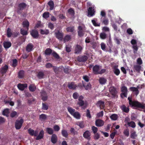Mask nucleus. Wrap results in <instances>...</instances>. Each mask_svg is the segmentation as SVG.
Instances as JSON below:
<instances>
[{"instance_id":"f257e3e1","label":"nucleus","mask_w":145,"mask_h":145,"mask_svg":"<svg viewBox=\"0 0 145 145\" xmlns=\"http://www.w3.org/2000/svg\"><path fill=\"white\" fill-rule=\"evenodd\" d=\"M129 105L131 107H134L137 108H141L142 109L145 108V105L142 104L140 103L137 101L132 100L131 97L128 98Z\"/></svg>"},{"instance_id":"f03ea898","label":"nucleus","mask_w":145,"mask_h":145,"mask_svg":"<svg viewBox=\"0 0 145 145\" xmlns=\"http://www.w3.org/2000/svg\"><path fill=\"white\" fill-rule=\"evenodd\" d=\"M121 91L122 92L120 94V96L121 98H123L124 97H127L128 90L126 87L123 86L121 88Z\"/></svg>"},{"instance_id":"7ed1b4c3","label":"nucleus","mask_w":145,"mask_h":145,"mask_svg":"<svg viewBox=\"0 0 145 145\" xmlns=\"http://www.w3.org/2000/svg\"><path fill=\"white\" fill-rule=\"evenodd\" d=\"M24 120L22 118L20 120H17L15 122V126L16 129L18 130L20 129L24 123Z\"/></svg>"},{"instance_id":"20e7f679","label":"nucleus","mask_w":145,"mask_h":145,"mask_svg":"<svg viewBox=\"0 0 145 145\" xmlns=\"http://www.w3.org/2000/svg\"><path fill=\"white\" fill-rule=\"evenodd\" d=\"M56 37L59 41H62L63 39L64 33L62 31L57 30L55 33Z\"/></svg>"},{"instance_id":"39448f33","label":"nucleus","mask_w":145,"mask_h":145,"mask_svg":"<svg viewBox=\"0 0 145 145\" xmlns=\"http://www.w3.org/2000/svg\"><path fill=\"white\" fill-rule=\"evenodd\" d=\"M78 35L80 37H82L84 36V28L82 26H79L78 27Z\"/></svg>"},{"instance_id":"423d86ee","label":"nucleus","mask_w":145,"mask_h":145,"mask_svg":"<svg viewBox=\"0 0 145 145\" xmlns=\"http://www.w3.org/2000/svg\"><path fill=\"white\" fill-rule=\"evenodd\" d=\"M30 35L34 39H37L39 36L38 31L35 29H33L30 31Z\"/></svg>"},{"instance_id":"0eeeda50","label":"nucleus","mask_w":145,"mask_h":145,"mask_svg":"<svg viewBox=\"0 0 145 145\" xmlns=\"http://www.w3.org/2000/svg\"><path fill=\"white\" fill-rule=\"evenodd\" d=\"M88 57L86 55L80 56L77 58V61L80 62H84L88 59Z\"/></svg>"},{"instance_id":"6e6552de","label":"nucleus","mask_w":145,"mask_h":145,"mask_svg":"<svg viewBox=\"0 0 145 145\" xmlns=\"http://www.w3.org/2000/svg\"><path fill=\"white\" fill-rule=\"evenodd\" d=\"M91 133L89 131L87 130L85 131L83 134V137L85 139L89 140L91 139Z\"/></svg>"},{"instance_id":"1a4fd4ad","label":"nucleus","mask_w":145,"mask_h":145,"mask_svg":"<svg viewBox=\"0 0 145 145\" xmlns=\"http://www.w3.org/2000/svg\"><path fill=\"white\" fill-rule=\"evenodd\" d=\"M83 49V47L81 46L78 44H77L75 47L74 49V53L76 54H79L81 53Z\"/></svg>"},{"instance_id":"9d476101","label":"nucleus","mask_w":145,"mask_h":145,"mask_svg":"<svg viewBox=\"0 0 145 145\" xmlns=\"http://www.w3.org/2000/svg\"><path fill=\"white\" fill-rule=\"evenodd\" d=\"M109 91L113 97H115L118 92L116 88L114 87H111L109 88Z\"/></svg>"},{"instance_id":"9b49d317","label":"nucleus","mask_w":145,"mask_h":145,"mask_svg":"<svg viewBox=\"0 0 145 145\" xmlns=\"http://www.w3.org/2000/svg\"><path fill=\"white\" fill-rule=\"evenodd\" d=\"M42 99L44 101H45L47 99L48 96L46 92L44 90H42L40 92Z\"/></svg>"},{"instance_id":"f8f14e48","label":"nucleus","mask_w":145,"mask_h":145,"mask_svg":"<svg viewBox=\"0 0 145 145\" xmlns=\"http://www.w3.org/2000/svg\"><path fill=\"white\" fill-rule=\"evenodd\" d=\"M96 105L97 107H100L101 109H103L105 107V102L101 100L98 101L96 104Z\"/></svg>"},{"instance_id":"ddd939ff","label":"nucleus","mask_w":145,"mask_h":145,"mask_svg":"<svg viewBox=\"0 0 145 145\" xmlns=\"http://www.w3.org/2000/svg\"><path fill=\"white\" fill-rule=\"evenodd\" d=\"M99 69V66L97 65H95L93 66V73L95 74H98Z\"/></svg>"},{"instance_id":"4468645a","label":"nucleus","mask_w":145,"mask_h":145,"mask_svg":"<svg viewBox=\"0 0 145 145\" xmlns=\"http://www.w3.org/2000/svg\"><path fill=\"white\" fill-rule=\"evenodd\" d=\"M95 125L97 127H101L103 126L104 122L103 120L100 119L97 120L95 121Z\"/></svg>"},{"instance_id":"2eb2a0df","label":"nucleus","mask_w":145,"mask_h":145,"mask_svg":"<svg viewBox=\"0 0 145 145\" xmlns=\"http://www.w3.org/2000/svg\"><path fill=\"white\" fill-rule=\"evenodd\" d=\"M8 69V67L7 65H5L3 67L1 68L0 69V72L1 74H4L7 71Z\"/></svg>"},{"instance_id":"dca6fc26","label":"nucleus","mask_w":145,"mask_h":145,"mask_svg":"<svg viewBox=\"0 0 145 145\" xmlns=\"http://www.w3.org/2000/svg\"><path fill=\"white\" fill-rule=\"evenodd\" d=\"M94 8L89 7L88 9V15L92 16L94 15Z\"/></svg>"},{"instance_id":"f3484780","label":"nucleus","mask_w":145,"mask_h":145,"mask_svg":"<svg viewBox=\"0 0 145 145\" xmlns=\"http://www.w3.org/2000/svg\"><path fill=\"white\" fill-rule=\"evenodd\" d=\"M18 88L20 90L23 91L27 87V84H19L17 85Z\"/></svg>"},{"instance_id":"a211bd4d","label":"nucleus","mask_w":145,"mask_h":145,"mask_svg":"<svg viewBox=\"0 0 145 145\" xmlns=\"http://www.w3.org/2000/svg\"><path fill=\"white\" fill-rule=\"evenodd\" d=\"M68 87L70 89H76L77 86L76 84H75L74 82H72L68 84Z\"/></svg>"},{"instance_id":"6ab92c4d","label":"nucleus","mask_w":145,"mask_h":145,"mask_svg":"<svg viewBox=\"0 0 145 145\" xmlns=\"http://www.w3.org/2000/svg\"><path fill=\"white\" fill-rule=\"evenodd\" d=\"M57 140V138L56 135L53 134L51 137V141L53 144H55Z\"/></svg>"},{"instance_id":"aec40b11","label":"nucleus","mask_w":145,"mask_h":145,"mask_svg":"<svg viewBox=\"0 0 145 145\" xmlns=\"http://www.w3.org/2000/svg\"><path fill=\"white\" fill-rule=\"evenodd\" d=\"M33 47L34 46L32 43H30L28 44L26 46V51L28 52H31L32 50Z\"/></svg>"},{"instance_id":"412c9836","label":"nucleus","mask_w":145,"mask_h":145,"mask_svg":"<svg viewBox=\"0 0 145 145\" xmlns=\"http://www.w3.org/2000/svg\"><path fill=\"white\" fill-rule=\"evenodd\" d=\"M107 81L106 79L104 77H100L99 79V82L101 85L105 84Z\"/></svg>"},{"instance_id":"4be33fe9","label":"nucleus","mask_w":145,"mask_h":145,"mask_svg":"<svg viewBox=\"0 0 145 145\" xmlns=\"http://www.w3.org/2000/svg\"><path fill=\"white\" fill-rule=\"evenodd\" d=\"M44 76V72L42 71H40L38 72L37 75V77L39 79L43 78Z\"/></svg>"},{"instance_id":"5701e85b","label":"nucleus","mask_w":145,"mask_h":145,"mask_svg":"<svg viewBox=\"0 0 145 145\" xmlns=\"http://www.w3.org/2000/svg\"><path fill=\"white\" fill-rule=\"evenodd\" d=\"M26 6V5L24 3H22L19 4L18 6V9L19 10H23L25 9Z\"/></svg>"},{"instance_id":"b1692460","label":"nucleus","mask_w":145,"mask_h":145,"mask_svg":"<svg viewBox=\"0 0 145 145\" xmlns=\"http://www.w3.org/2000/svg\"><path fill=\"white\" fill-rule=\"evenodd\" d=\"M3 45L5 48L7 49L11 47V44L10 42L5 41L3 43Z\"/></svg>"},{"instance_id":"393cba45","label":"nucleus","mask_w":145,"mask_h":145,"mask_svg":"<svg viewBox=\"0 0 145 145\" xmlns=\"http://www.w3.org/2000/svg\"><path fill=\"white\" fill-rule=\"evenodd\" d=\"M44 135V132L43 130H41L40 132L39 135H38L36 139L37 140H39L42 139L43 138Z\"/></svg>"},{"instance_id":"a878e982","label":"nucleus","mask_w":145,"mask_h":145,"mask_svg":"<svg viewBox=\"0 0 145 145\" xmlns=\"http://www.w3.org/2000/svg\"><path fill=\"white\" fill-rule=\"evenodd\" d=\"M129 89L131 91L135 92V93L136 95H137L139 94V91L137 88L134 87H131L129 88Z\"/></svg>"},{"instance_id":"bb28decb","label":"nucleus","mask_w":145,"mask_h":145,"mask_svg":"<svg viewBox=\"0 0 145 145\" xmlns=\"http://www.w3.org/2000/svg\"><path fill=\"white\" fill-rule=\"evenodd\" d=\"M22 25L23 27H26L27 30H28L29 24L27 20H26L23 21L22 23Z\"/></svg>"},{"instance_id":"cd10ccee","label":"nucleus","mask_w":145,"mask_h":145,"mask_svg":"<svg viewBox=\"0 0 145 145\" xmlns=\"http://www.w3.org/2000/svg\"><path fill=\"white\" fill-rule=\"evenodd\" d=\"M122 110L125 113L129 112V110L128 107H126L125 105H123L121 107Z\"/></svg>"},{"instance_id":"c85d7f7f","label":"nucleus","mask_w":145,"mask_h":145,"mask_svg":"<svg viewBox=\"0 0 145 145\" xmlns=\"http://www.w3.org/2000/svg\"><path fill=\"white\" fill-rule=\"evenodd\" d=\"M25 71L23 70L20 71L18 72V78H23L24 76Z\"/></svg>"},{"instance_id":"c756f323","label":"nucleus","mask_w":145,"mask_h":145,"mask_svg":"<svg viewBox=\"0 0 145 145\" xmlns=\"http://www.w3.org/2000/svg\"><path fill=\"white\" fill-rule=\"evenodd\" d=\"M107 15L108 17L110 18H113L114 16V14L113 10H108L107 13Z\"/></svg>"},{"instance_id":"7c9ffc66","label":"nucleus","mask_w":145,"mask_h":145,"mask_svg":"<svg viewBox=\"0 0 145 145\" xmlns=\"http://www.w3.org/2000/svg\"><path fill=\"white\" fill-rule=\"evenodd\" d=\"M68 12L73 17L74 16L75 11L73 8H71L69 9L68 10Z\"/></svg>"},{"instance_id":"2f4dec72","label":"nucleus","mask_w":145,"mask_h":145,"mask_svg":"<svg viewBox=\"0 0 145 145\" xmlns=\"http://www.w3.org/2000/svg\"><path fill=\"white\" fill-rule=\"evenodd\" d=\"M71 39V36L70 35H67L64 38H63V40L64 43L67 42L70 40Z\"/></svg>"},{"instance_id":"473e14b6","label":"nucleus","mask_w":145,"mask_h":145,"mask_svg":"<svg viewBox=\"0 0 145 145\" xmlns=\"http://www.w3.org/2000/svg\"><path fill=\"white\" fill-rule=\"evenodd\" d=\"M48 4L49 6L50 10H52L54 7V3L52 0L50 1L48 3Z\"/></svg>"},{"instance_id":"72a5a7b5","label":"nucleus","mask_w":145,"mask_h":145,"mask_svg":"<svg viewBox=\"0 0 145 145\" xmlns=\"http://www.w3.org/2000/svg\"><path fill=\"white\" fill-rule=\"evenodd\" d=\"M47 115L44 114H42L39 115V119L42 121H44L47 118Z\"/></svg>"},{"instance_id":"f704fd0d","label":"nucleus","mask_w":145,"mask_h":145,"mask_svg":"<svg viewBox=\"0 0 145 145\" xmlns=\"http://www.w3.org/2000/svg\"><path fill=\"white\" fill-rule=\"evenodd\" d=\"M29 89L30 91L34 92L36 89V87L35 85L31 84L29 87Z\"/></svg>"},{"instance_id":"c9c22d12","label":"nucleus","mask_w":145,"mask_h":145,"mask_svg":"<svg viewBox=\"0 0 145 145\" xmlns=\"http://www.w3.org/2000/svg\"><path fill=\"white\" fill-rule=\"evenodd\" d=\"M52 52V50L49 48H46L44 51V53L46 55H50Z\"/></svg>"},{"instance_id":"e433bc0d","label":"nucleus","mask_w":145,"mask_h":145,"mask_svg":"<svg viewBox=\"0 0 145 145\" xmlns=\"http://www.w3.org/2000/svg\"><path fill=\"white\" fill-rule=\"evenodd\" d=\"M133 68L136 72H139L141 69V66L138 65H135L134 66Z\"/></svg>"},{"instance_id":"4c0bfd02","label":"nucleus","mask_w":145,"mask_h":145,"mask_svg":"<svg viewBox=\"0 0 145 145\" xmlns=\"http://www.w3.org/2000/svg\"><path fill=\"white\" fill-rule=\"evenodd\" d=\"M68 111L72 115L75 113V110L72 107H68L67 108Z\"/></svg>"},{"instance_id":"58836bf2","label":"nucleus","mask_w":145,"mask_h":145,"mask_svg":"<svg viewBox=\"0 0 145 145\" xmlns=\"http://www.w3.org/2000/svg\"><path fill=\"white\" fill-rule=\"evenodd\" d=\"M40 33L42 35H47L49 33L48 29L43 30L41 29L40 30Z\"/></svg>"},{"instance_id":"ea45409f","label":"nucleus","mask_w":145,"mask_h":145,"mask_svg":"<svg viewBox=\"0 0 145 145\" xmlns=\"http://www.w3.org/2000/svg\"><path fill=\"white\" fill-rule=\"evenodd\" d=\"M9 109L8 108L5 109L2 112L3 115L8 117V115L9 113Z\"/></svg>"},{"instance_id":"a19ab883","label":"nucleus","mask_w":145,"mask_h":145,"mask_svg":"<svg viewBox=\"0 0 145 145\" xmlns=\"http://www.w3.org/2000/svg\"><path fill=\"white\" fill-rule=\"evenodd\" d=\"M46 131L47 132L48 134L52 135L53 134L54 130L51 128H47L46 129Z\"/></svg>"},{"instance_id":"79ce46f5","label":"nucleus","mask_w":145,"mask_h":145,"mask_svg":"<svg viewBox=\"0 0 145 145\" xmlns=\"http://www.w3.org/2000/svg\"><path fill=\"white\" fill-rule=\"evenodd\" d=\"M61 134L62 136L65 138L67 137L68 135L67 131L63 129L62 130Z\"/></svg>"},{"instance_id":"37998d69","label":"nucleus","mask_w":145,"mask_h":145,"mask_svg":"<svg viewBox=\"0 0 145 145\" xmlns=\"http://www.w3.org/2000/svg\"><path fill=\"white\" fill-rule=\"evenodd\" d=\"M28 31L27 30H25L23 29H21L20 30V33L22 35H26L28 34Z\"/></svg>"},{"instance_id":"c03bdc74","label":"nucleus","mask_w":145,"mask_h":145,"mask_svg":"<svg viewBox=\"0 0 145 145\" xmlns=\"http://www.w3.org/2000/svg\"><path fill=\"white\" fill-rule=\"evenodd\" d=\"M72 116L77 119H80L81 116L79 113L77 112H75Z\"/></svg>"},{"instance_id":"a18cd8bd","label":"nucleus","mask_w":145,"mask_h":145,"mask_svg":"<svg viewBox=\"0 0 145 145\" xmlns=\"http://www.w3.org/2000/svg\"><path fill=\"white\" fill-rule=\"evenodd\" d=\"M114 74L117 76H118L120 73V70L116 67L114 68Z\"/></svg>"},{"instance_id":"49530a36","label":"nucleus","mask_w":145,"mask_h":145,"mask_svg":"<svg viewBox=\"0 0 145 145\" xmlns=\"http://www.w3.org/2000/svg\"><path fill=\"white\" fill-rule=\"evenodd\" d=\"M12 34L11 29L9 28H8L7 31V37H10L12 35Z\"/></svg>"},{"instance_id":"de8ad7c7","label":"nucleus","mask_w":145,"mask_h":145,"mask_svg":"<svg viewBox=\"0 0 145 145\" xmlns=\"http://www.w3.org/2000/svg\"><path fill=\"white\" fill-rule=\"evenodd\" d=\"M70 132L71 134L74 135L78 134V132L75 130L72 127L70 129Z\"/></svg>"},{"instance_id":"09e8293b","label":"nucleus","mask_w":145,"mask_h":145,"mask_svg":"<svg viewBox=\"0 0 145 145\" xmlns=\"http://www.w3.org/2000/svg\"><path fill=\"white\" fill-rule=\"evenodd\" d=\"M110 118L113 120H116L118 118V115L115 114H113L110 116Z\"/></svg>"},{"instance_id":"8fccbe9b","label":"nucleus","mask_w":145,"mask_h":145,"mask_svg":"<svg viewBox=\"0 0 145 145\" xmlns=\"http://www.w3.org/2000/svg\"><path fill=\"white\" fill-rule=\"evenodd\" d=\"M12 67H15L18 65V61L16 59H12Z\"/></svg>"},{"instance_id":"3c124183","label":"nucleus","mask_w":145,"mask_h":145,"mask_svg":"<svg viewBox=\"0 0 145 145\" xmlns=\"http://www.w3.org/2000/svg\"><path fill=\"white\" fill-rule=\"evenodd\" d=\"M137 136V135L136 134V132L135 131H133L132 133H131L130 135L131 138L133 139H135Z\"/></svg>"},{"instance_id":"603ef678","label":"nucleus","mask_w":145,"mask_h":145,"mask_svg":"<svg viewBox=\"0 0 145 145\" xmlns=\"http://www.w3.org/2000/svg\"><path fill=\"white\" fill-rule=\"evenodd\" d=\"M66 31L68 32H72L74 30L73 27H69L66 28Z\"/></svg>"},{"instance_id":"864d4df0","label":"nucleus","mask_w":145,"mask_h":145,"mask_svg":"<svg viewBox=\"0 0 145 145\" xmlns=\"http://www.w3.org/2000/svg\"><path fill=\"white\" fill-rule=\"evenodd\" d=\"M50 13L48 12H45L42 14V17L44 18H47L49 17Z\"/></svg>"},{"instance_id":"5fc2aeb1","label":"nucleus","mask_w":145,"mask_h":145,"mask_svg":"<svg viewBox=\"0 0 145 145\" xmlns=\"http://www.w3.org/2000/svg\"><path fill=\"white\" fill-rule=\"evenodd\" d=\"M100 38L102 39H105L106 37V35L104 32H102L100 34Z\"/></svg>"},{"instance_id":"6e6d98bb","label":"nucleus","mask_w":145,"mask_h":145,"mask_svg":"<svg viewBox=\"0 0 145 145\" xmlns=\"http://www.w3.org/2000/svg\"><path fill=\"white\" fill-rule=\"evenodd\" d=\"M82 83L83 86L86 90H88L91 88V85L90 84H88L86 86H85L84 83L82 82Z\"/></svg>"},{"instance_id":"4d7b16f0","label":"nucleus","mask_w":145,"mask_h":145,"mask_svg":"<svg viewBox=\"0 0 145 145\" xmlns=\"http://www.w3.org/2000/svg\"><path fill=\"white\" fill-rule=\"evenodd\" d=\"M128 125L129 126L133 128L135 127L136 126L135 123L133 121H131L128 123Z\"/></svg>"},{"instance_id":"13d9d810","label":"nucleus","mask_w":145,"mask_h":145,"mask_svg":"<svg viewBox=\"0 0 145 145\" xmlns=\"http://www.w3.org/2000/svg\"><path fill=\"white\" fill-rule=\"evenodd\" d=\"M18 116L17 112L15 111H12L10 114V117L12 118L15 117L16 116Z\"/></svg>"},{"instance_id":"bf43d9fd","label":"nucleus","mask_w":145,"mask_h":145,"mask_svg":"<svg viewBox=\"0 0 145 145\" xmlns=\"http://www.w3.org/2000/svg\"><path fill=\"white\" fill-rule=\"evenodd\" d=\"M48 108V105H46L45 103H42V109L44 110H47Z\"/></svg>"},{"instance_id":"052dcab7","label":"nucleus","mask_w":145,"mask_h":145,"mask_svg":"<svg viewBox=\"0 0 145 145\" xmlns=\"http://www.w3.org/2000/svg\"><path fill=\"white\" fill-rule=\"evenodd\" d=\"M53 57L56 59H59L60 58L59 56L55 52H54L52 53Z\"/></svg>"},{"instance_id":"680f3d73","label":"nucleus","mask_w":145,"mask_h":145,"mask_svg":"<svg viewBox=\"0 0 145 145\" xmlns=\"http://www.w3.org/2000/svg\"><path fill=\"white\" fill-rule=\"evenodd\" d=\"M42 24L41 23L40 21H38L37 23L36 24L35 26V28H38L39 27H42Z\"/></svg>"},{"instance_id":"e2e57ef3","label":"nucleus","mask_w":145,"mask_h":145,"mask_svg":"<svg viewBox=\"0 0 145 145\" xmlns=\"http://www.w3.org/2000/svg\"><path fill=\"white\" fill-rule=\"evenodd\" d=\"M28 133L30 135L33 136L34 135V131L31 128H29L28 130Z\"/></svg>"},{"instance_id":"0e129e2a","label":"nucleus","mask_w":145,"mask_h":145,"mask_svg":"<svg viewBox=\"0 0 145 145\" xmlns=\"http://www.w3.org/2000/svg\"><path fill=\"white\" fill-rule=\"evenodd\" d=\"M91 22L93 25L95 26H100V23H97L95 20H91Z\"/></svg>"},{"instance_id":"69168bd1","label":"nucleus","mask_w":145,"mask_h":145,"mask_svg":"<svg viewBox=\"0 0 145 145\" xmlns=\"http://www.w3.org/2000/svg\"><path fill=\"white\" fill-rule=\"evenodd\" d=\"M79 96V94L76 92H74L72 95V97L74 99H77Z\"/></svg>"},{"instance_id":"338daca9","label":"nucleus","mask_w":145,"mask_h":145,"mask_svg":"<svg viewBox=\"0 0 145 145\" xmlns=\"http://www.w3.org/2000/svg\"><path fill=\"white\" fill-rule=\"evenodd\" d=\"M91 130L93 131V133H95L97 132L98 131V128L95 126H93L92 127Z\"/></svg>"},{"instance_id":"774afa93","label":"nucleus","mask_w":145,"mask_h":145,"mask_svg":"<svg viewBox=\"0 0 145 145\" xmlns=\"http://www.w3.org/2000/svg\"><path fill=\"white\" fill-rule=\"evenodd\" d=\"M123 133L127 137H128L129 135V129H127L125 130Z\"/></svg>"}]
</instances>
